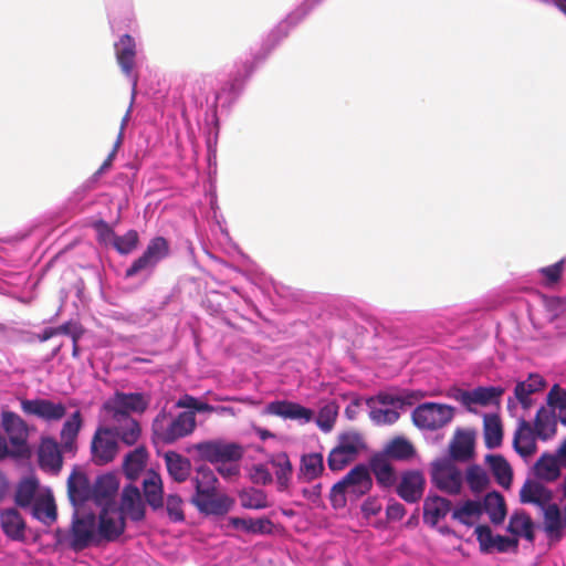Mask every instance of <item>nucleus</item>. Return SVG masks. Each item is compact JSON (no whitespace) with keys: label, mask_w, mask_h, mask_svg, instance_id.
Listing matches in <instances>:
<instances>
[{"label":"nucleus","mask_w":566,"mask_h":566,"mask_svg":"<svg viewBox=\"0 0 566 566\" xmlns=\"http://www.w3.org/2000/svg\"><path fill=\"white\" fill-rule=\"evenodd\" d=\"M196 429V416L192 411L172 415L160 410L151 422V440L155 444H171L191 434Z\"/></svg>","instance_id":"2"},{"label":"nucleus","mask_w":566,"mask_h":566,"mask_svg":"<svg viewBox=\"0 0 566 566\" xmlns=\"http://www.w3.org/2000/svg\"><path fill=\"white\" fill-rule=\"evenodd\" d=\"M476 539L482 551H491L494 547L495 536L488 525H479L475 528Z\"/></svg>","instance_id":"57"},{"label":"nucleus","mask_w":566,"mask_h":566,"mask_svg":"<svg viewBox=\"0 0 566 566\" xmlns=\"http://www.w3.org/2000/svg\"><path fill=\"white\" fill-rule=\"evenodd\" d=\"M542 512L547 536L553 541H559L563 537V528L566 527V505L563 510L557 504L546 505Z\"/></svg>","instance_id":"19"},{"label":"nucleus","mask_w":566,"mask_h":566,"mask_svg":"<svg viewBox=\"0 0 566 566\" xmlns=\"http://www.w3.org/2000/svg\"><path fill=\"white\" fill-rule=\"evenodd\" d=\"M39 483L35 479L28 478L22 480L18 485L14 494V503L21 507L27 509L33 505Z\"/></svg>","instance_id":"40"},{"label":"nucleus","mask_w":566,"mask_h":566,"mask_svg":"<svg viewBox=\"0 0 566 566\" xmlns=\"http://www.w3.org/2000/svg\"><path fill=\"white\" fill-rule=\"evenodd\" d=\"M139 243V235L136 230H128L124 235L114 237L113 247L119 254H129Z\"/></svg>","instance_id":"48"},{"label":"nucleus","mask_w":566,"mask_h":566,"mask_svg":"<svg viewBox=\"0 0 566 566\" xmlns=\"http://www.w3.org/2000/svg\"><path fill=\"white\" fill-rule=\"evenodd\" d=\"M168 254L169 243L164 237L151 239L143 254L126 270L125 276L133 277L140 272H153Z\"/></svg>","instance_id":"5"},{"label":"nucleus","mask_w":566,"mask_h":566,"mask_svg":"<svg viewBox=\"0 0 566 566\" xmlns=\"http://www.w3.org/2000/svg\"><path fill=\"white\" fill-rule=\"evenodd\" d=\"M337 410L334 406L327 405L323 407L316 418V424L324 432H329L336 421Z\"/></svg>","instance_id":"53"},{"label":"nucleus","mask_w":566,"mask_h":566,"mask_svg":"<svg viewBox=\"0 0 566 566\" xmlns=\"http://www.w3.org/2000/svg\"><path fill=\"white\" fill-rule=\"evenodd\" d=\"M356 458L357 454L334 447L327 457V465L331 471L338 472L355 461Z\"/></svg>","instance_id":"46"},{"label":"nucleus","mask_w":566,"mask_h":566,"mask_svg":"<svg viewBox=\"0 0 566 566\" xmlns=\"http://www.w3.org/2000/svg\"><path fill=\"white\" fill-rule=\"evenodd\" d=\"M368 470L375 475L377 484L382 489H389L397 482L396 471L386 458V454L379 452L374 453L368 462Z\"/></svg>","instance_id":"18"},{"label":"nucleus","mask_w":566,"mask_h":566,"mask_svg":"<svg viewBox=\"0 0 566 566\" xmlns=\"http://www.w3.org/2000/svg\"><path fill=\"white\" fill-rule=\"evenodd\" d=\"M346 493L348 492L340 481L332 486L329 500L334 509H342L346 505Z\"/></svg>","instance_id":"58"},{"label":"nucleus","mask_w":566,"mask_h":566,"mask_svg":"<svg viewBox=\"0 0 566 566\" xmlns=\"http://www.w3.org/2000/svg\"><path fill=\"white\" fill-rule=\"evenodd\" d=\"M116 60L123 73L126 76L133 77V90L137 85V77L133 76V69L135 66L136 57V43L129 34L120 36L119 41L115 44Z\"/></svg>","instance_id":"17"},{"label":"nucleus","mask_w":566,"mask_h":566,"mask_svg":"<svg viewBox=\"0 0 566 566\" xmlns=\"http://www.w3.org/2000/svg\"><path fill=\"white\" fill-rule=\"evenodd\" d=\"M454 416V408L437 402H424L412 411L415 426L426 430H437L448 424Z\"/></svg>","instance_id":"4"},{"label":"nucleus","mask_w":566,"mask_h":566,"mask_svg":"<svg viewBox=\"0 0 566 566\" xmlns=\"http://www.w3.org/2000/svg\"><path fill=\"white\" fill-rule=\"evenodd\" d=\"M118 451L117 439L109 428L98 429L92 440V453L96 464L103 465L112 462Z\"/></svg>","instance_id":"10"},{"label":"nucleus","mask_w":566,"mask_h":566,"mask_svg":"<svg viewBox=\"0 0 566 566\" xmlns=\"http://www.w3.org/2000/svg\"><path fill=\"white\" fill-rule=\"evenodd\" d=\"M119 512L133 521H142L145 517V506L137 486L129 484L124 488Z\"/></svg>","instance_id":"23"},{"label":"nucleus","mask_w":566,"mask_h":566,"mask_svg":"<svg viewBox=\"0 0 566 566\" xmlns=\"http://www.w3.org/2000/svg\"><path fill=\"white\" fill-rule=\"evenodd\" d=\"M96 530L99 538L114 542L125 531V518L117 509L104 507L98 515Z\"/></svg>","instance_id":"11"},{"label":"nucleus","mask_w":566,"mask_h":566,"mask_svg":"<svg viewBox=\"0 0 566 566\" xmlns=\"http://www.w3.org/2000/svg\"><path fill=\"white\" fill-rule=\"evenodd\" d=\"M484 443L488 449H495L502 444L503 429L497 415L488 413L483 418Z\"/></svg>","instance_id":"34"},{"label":"nucleus","mask_w":566,"mask_h":566,"mask_svg":"<svg viewBox=\"0 0 566 566\" xmlns=\"http://www.w3.org/2000/svg\"><path fill=\"white\" fill-rule=\"evenodd\" d=\"M336 447L358 455L364 442L359 433L350 431L339 434Z\"/></svg>","instance_id":"50"},{"label":"nucleus","mask_w":566,"mask_h":566,"mask_svg":"<svg viewBox=\"0 0 566 566\" xmlns=\"http://www.w3.org/2000/svg\"><path fill=\"white\" fill-rule=\"evenodd\" d=\"M426 479L418 470L405 471L397 485V494L407 503H417L423 495Z\"/></svg>","instance_id":"14"},{"label":"nucleus","mask_w":566,"mask_h":566,"mask_svg":"<svg viewBox=\"0 0 566 566\" xmlns=\"http://www.w3.org/2000/svg\"><path fill=\"white\" fill-rule=\"evenodd\" d=\"M504 391V388L494 386L476 387L473 390L459 389L454 398L468 408L471 405L499 406Z\"/></svg>","instance_id":"12"},{"label":"nucleus","mask_w":566,"mask_h":566,"mask_svg":"<svg viewBox=\"0 0 566 566\" xmlns=\"http://www.w3.org/2000/svg\"><path fill=\"white\" fill-rule=\"evenodd\" d=\"M416 450L410 441L402 437H396L390 440L380 452L386 454L389 460L405 461L413 457Z\"/></svg>","instance_id":"36"},{"label":"nucleus","mask_w":566,"mask_h":566,"mask_svg":"<svg viewBox=\"0 0 566 566\" xmlns=\"http://www.w3.org/2000/svg\"><path fill=\"white\" fill-rule=\"evenodd\" d=\"M167 471L171 479L178 483L185 482L191 472L190 460L176 451H168L164 455Z\"/></svg>","instance_id":"28"},{"label":"nucleus","mask_w":566,"mask_h":566,"mask_svg":"<svg viewBox=\"0 0 566 566\" xmlns=\"http://www.w3.org/2000/svg\"><path fill=\"white\" fill-rule=\"evenodd\" d=\"M2 427L9 437L11 444V454L24 455L29 452L28 448V427L24 420L12 411L1 413Z\"/></svg>","instance_id":"8"},{"label":"nucleus","mask_w":566,"mask_h":566,"mask_svg":"<svg viewBox=\"0 0 566 566\" xmlns=\"http://www.w3.org/2000/svg\"><path fill=\"white\" fill-rule=\"evenodd\" d=\"M82 427V416L80 411H75L70 419H67L61 430V440L66 450H71L74 441Z\"/></svg>","instance_id":"44"},{"label":"nucleus","mask_w":566,"mask_h":566,"mask_svg":"<svg viewBox=\"0 0 566 566\" xmlns=\"http://www.w3.org/2000/svg\"><path fill=\"white\" fill-rule=\"evenodd\" d=\"M275 467L276 483L280 491L287 490L293 474V465L286 453H280L272 462Z\"/></svg>","instance_id":"42"},{"label":"nucleus","mask_w":566,"mask_h":566,"mask_svg":"<svg viewBox=\"0 0 566 566\" xmlns=\"http://www.w3.org/2000/svg\"><path fill=\"white\" fill-rule=\"evenodd\" d=\"M559 463L551 458L546 461L538 460L534 467L536 473L548 481H554L559 476Z\"/></svg>","instance_id":"51"},{"label":"nucleus","mask_w":566,"mask_h":566,"mask_svg":"<svg viewBox=\"0 0 566 566\" xmlns=\"http://www.w3.org/2000/svg\"><path fill=\"white\" fill-rule=\"evenodd\" d=\"M216 470L223 478L231 480L240 474V467L235 462H222L217 464Z\"/></svg>","instance_id":"62"},{"label":"nucleus","mask_w":566,"mask_h":566,"mask_svg":"<svg viewBox=\"0 0 566 566\" xmlns=\"http://www.w3.org/2000/svg\"><path fill=\"white\" fill-rule=\"evenodd\" d=\"M430 478L432 484L443 493L458 495L461 493L463 474L450 459H438L431 463Z\"/></svg>","instance_id":"3"},{"label":"nucleus","mask_w":566,"mask_h":566,"mask_svg":"<svg viewBox=\"0 0 566 566\" xmlns=\"http://www.w3.org/2000/svg\"><path fill=\"white\" fill-rule=\"evenodd\" d=\"M324 472L323 454L318 452L305 453L301 457L297 480L301 482H312L319 478Z\"/></svg>","instance_id":"26"},{"label":"nucleus","mask_w":566,"mask_h":566,"mask_svg":"<svg viewBox=\"0 0 566 566\" xmlns=\"http://www.w3.org/2000/svg\"><path fill=\"white\" fill-rule=\"evenodd\" d=\"M342 484L348 494L360 497L373 488V479L368 468L364 464L354 467L342 480Z\"/></svg>","instance_id":"16"},{"label":"nucleus","mask_w":566,"mask_h":566,"mask_svg":"<svg viewBox=\"0 0 566 566\" xmlns=\"http://www.w3.org/2000/svg\"><path fill=\"white\" fill-rule=\"evenodd\" d=\"M93 228L97 233V240L101 243H107L109 240L114 241L115 233L109 224L104 220L94 222Z\"/></svg>","instance_id":"61"},{"label":"nucleus","mask_w":566,"mask_h":566,"mask_svg":"<svg viewBox=\"0 0 566 566\" xmlns=\"http://www.w3.org/2000/svg\"><path fill=\"white\" fill-rule=\"evenodd\" d=\"M201 458L210 463L237 462L243 455L242 447L238 443L220 441H205L196 446Z\"/></svg>","instance_id":"9"},{"label":"nucleus","mask_w":566,"mask_h":566,"mask_svg":"<svg viewBox=\"0 0 566 566\" xmlns=\"http://www.w3.org/2000/svg\"><path fill=\"white\" fill-rule=\"evenodd\" d=\"M564 263L565 260L563 259L552 265L538 270L544 279V284L546 286H552L560 280L564 271Z\"/></svg>","instance_id":"54"},{"label":"nucleus","mask_w":566,"mask_h":566,"mask_svg":"<svg viewBox=\"0 0 566 566\" xmlns=\"http://www.w3.org/2000/svg\"><path fill=\"white\" fill-rule=\"evenodd\" d=\"M229 526L234 530H241L249 534H271L273 531V523L268 517L260 518H243L238 516H231L228 520Z\"/></svg>","instance_id":"30"},{"label":"nucleus","mask_w":566,"mask_h":566,"mask_svg":"<svg viewBox=\"0 0 566 566\" xmlns=\"http://www.w3.org/2000/svg\"><path fill=\"white\" fill-rule=\"evenodd\" d=\"M149 406V398L140 392H120L116 391L112 398L105 403L104 408L107 410L113 419L118 417H130L129 412L143 413Z\"/></svg>","instance_id":"6"},{"label":"nucleus","mask_w":566,"mask_h":566,"mask_svg":"<svg viewBox=\"0 0 566 566\" xmlns=\"http://www.w3.org/2000/svg\"><path fill=\"white\" fill-rule=\"evenodd\" d=\"M552 492L541 483L533 481V504L538 505L542 511L546 505H552Z\"/></svg>","instance_id":"56"},{"label":"nucleus","mask_w":566,"mask_h":566,"mask_svg":"<svg viewBox=\"0 0 566 566\" xmlns=\"http://www.w3.org/2000/svg\"><path fill=\"white\" fill-rule=\"evenodd\" d=\"M97 538L99 537L94 514H86L73 520L69 539L70 548L74 552H81L92 544H96Z\"/></svg>","instance_id":"7"},{"label":"nucleus","mask_w":566,"mask_h":566,"mask_svg":"<svg viewBox=\"0 0 566 566\" xmlns=\"http://www.w3.org/2000/svg\"><path fill=\"white\" fill-rule=\"evenodd\" d=\"M0 524L3 533L12 541L23 542L25 539L27 524L17 509H4L0 511Z\"/></svg>","instance_id":"21"},{"label":"nucleus","mask_w":566,"mask_h":566,"mask_svg":"<svg viewBox=\"0 0 566 566\" xmlns=\"http://www.w3.org/2000/svg\"><path fill=\"white\" fill-rule=\"evenodd\" d=\"M114 420L116 424L109 429L115 438L128 447L136 444L142 436L140 423L133 417H118Z\"/></svg>","instance_id":"24"},{"label":"nucleus","mask_w":566,"mask_h":566,"mask_svg":"<svg viewBox=\"0 0 566 566\" xmlns=\"http://www.w3.org/2000/svg\"><path fill=\"white\" fill-rule=\"evenodd\" d=\"M119 482L114 474L98 476L92 489V497L98 504H108L116 495Z\"/></svg>","instance_id":"29"},{"label":"nucleus","mask_w":566,"mask_h":566,"mask_svg":"<svg viewBox=\"0 0 566 566\" xmlns=\"http://www.w3.org/2000/svg\"><path fill=\"white\" fill-rule=\"evenodd\" d=\"M39 463L43 470L57 473L62 468V454L57 443L50 438L43 439L39 448Z\"/></svg>","instance_id":"27"},{"label":"nucleus","mask_w":566,"mask_h":566,"mask_svg":"<svg viewBox=\"0 0 566 566\" xmlns=\"http://www.w3.org/2000/svg\"><path fill=\"white\" fill-rule=\"evenodd\" d=\"M482 513L486 512L493 524H501L506 516V505L501 493L493 491L484 496Z\"/></svg>","instance_id":"33"},{"label":"nucleus","mask_w":566,"mask_h":566,"mask_svg":"<svg viewBox=\"0 0 566 566\" xmlns=\"http://www.w3.org/2000/svg\"><path fill=\"white\" fill-rule=\"evenodd\" d=\"M530 380L531 374L527 376L525 381L517 382L514 389L516 399L522 403L524 408H528L531 406V384H527Z\"/></svg>","instance_id":"59"},{"label":"nucleus","mask_w":566,"mask_h":566,"mask_svg":"<svg viewBox=\"0 0 566 566\" xmlns=\"http://www.w3.org/2000/svg\"><path fill=\"white\" fill-rule=\"evenodd\" d=\"M475 437L474 432L469 430H458L450 443V460L467 462L474 454Z\"/></svg>","instance_id":"20"},{"label":"nucleus","mask_w":566,"mask_h":566,"mask_svg":"<svg viewBox=\"0 0 566 566\" xmlns=\"http://www.w3.org/2000/svg\"><path fill=\"white\" fill-rule=\"evenodd\" d=\"M250 478L255 484L266 485L272 482V474L262 464H258L252 468Z\"/></svg>","instance_id":"60"},{"label":"nucleus","mask_w":566,"mask_h":566,"mask_svg":"<svg viewBox=\"0 0 566 566\" xmlns=\"http://www.w3.org/2000/svg\"><path fill=\"white\" fill-rule=\"evenodd\" d=\"M148 452L144 446L135 448L124 461V471L128 479L134 480L144 470Z\"/></svg>","instance_id":"37"},{"label":"nucleus","mask_w":566,"mask_h":566,"mask_svg":"<svg viewBox=\"0 0 566 566\" xmlns=\"http://www.w3.org/2000/svg\"><path fill=\"white\" fill-rule=\"evenodd\" d=\"M517 546V539L514 537L496 535L494 538V547L499 552H507L512 547Z\"/></svg>","instance_id":"63"},{"label":"nucleus","mask_w":566,"mask_h":566,"mask_svg":"<svg viewBox=\"0 0 566 566\" xmlns=\"http://www.w3.org/2000/svg\"><path fill=\"white\" fill-rule=\"evenodd\" d=\"M450 500L439 495H428L423 501V522L431 527L438 525L451 512Z\"/></svg>","instance_id":"22"},{"label":"nucleus","mask_w":566,"mask_h":566,"mask_svg":"<svg viewBox=\"0 0 566 566\" xmlns=\"http://www.w3.org/2000/svg\"><path fill=\"white\" fill-rule=\"evenodd\" d=\"M556 417L545 408H541L533 419V439L535 437L543 440L552 438L556 433Z\"/></svg>","instance_id":"32"},{"label":"nucleus","mask_w":566,"mask_h":566,"mask_svg":"<svg viewBox=\"0 0 566 566\" xmlns=\"http://www.w3.org/2000/svg\"><path fill=\"white\" fill-rule=\"evenodd\" d=\"M510 533L523 535L531 541V517L526 513H514L507 526Z\"/></svg>","instance_id":"49"},{"label":"nucleus","mask_w":566,"mask_h":566,"mask_svg":"<svg viewBox=\"0 0 566 566\" xmlns=\"http://www.w3.org/2000/svg\"><path fill=\"white\" fill-rule=\"evenodd\" d=\"M369 416H370L371 420L375 421L377 424H392L400 417L399 412L394 409H379V408H374L370 411Z\"/></svg>","instance_id":"55"},{"label":"nucleus","mask_w":566,"mask_h":566,"mask_svg":"<svg viewBox=\"0 0 566 566\" xmlns=\"http://www.w3.org/2000/svg\"><path fill=\"white\" fill-rule=\"evenodd\" d=\"M23 412L34 415L48 421H56L62 419L66 413L63 403H55L49 399H24L21 401Z\"/></svg>","instance_id":"15"},{"label":"nucleus","mask_w":566,"mask_h":566,"mask_svg":"<svg viewBox=\"0 0 566 566\" xmlns=\"http://www.w3.org/2000/svg\"><path fill=\"white\" fill-rule=\"evenodd\" d=\"M515 450L522 457H531V422L522 420L513 439Z\"/></svg>","instance_id":"45"},{"label":"nucleus","mask_w":566,"mask_h":566,"mask_svg":"<svg viewBox=\"0 0 566 566\" xmlns=\"http://www.w3.org/2000/svg\"><path fill=\"white\" fill-rule=\"evenodd\" d=\"M241 506L248 510H262L270 506L268 496L260 489L250 488L239 493Z\"/></svg>","instance_id":"43"},{"label":"nucleus","mask_w":566,"mask_h":566,"mask_svg":"<svg viewBox=\"0 0 566 566\" xmlns=\"http://www.w3.org/2000/svg\"><path fill=\"white\" fill-rule=\"evenodd\" d=\"M485 463L489 465L495 481L504 489L512 484L513 472L510 463L501 454H486Z\"/></svg>","instance_id":"31"},{"label":"nucleus","mask_w":566,"mask_h":566,"mask_svg":"<svg viewBox=\"0 0 566 566\" xmlns=\"http://www.w3.org/2000/svg\"><path fill=\"white\" fill-rule=\"evenodd\" d=\"M67 489L73 503H84L92 497L88 481L82 474H72L67 481Z\"/></svg>","instance_id":"39"},{"label":"nucleus","mask_w":566,"mask_h":566,"mask_svg":"<svg viewBox=\"0 0 566 566\" xmlns=\"http://www.w3.org/2000/svg\"><path fill=\"white\" fill-rule=\"evenodd\" d=\"M465 482L474 494H480L490 485V478L486 471L479 464H471L465 471Z\"/></svg>","instance_id":"38"},{"label":"nucleus","mask_w":566,"mask_h":566,"mask_svg":"<svg viewBox=\"0 0 566 566\" xmlns=\"http://www.w3.org/2000/svg\"><path fill=\"white\" fill-rule=\"evenodd\" d=\"M32 515L45 525L53 524L57 517L53 496L46 495L36 499L32 505Z\"/></svg>","instance_id":"35"},{"label":"nucleus","mask_w":566,"mask_h":566,"mask_svg":"<svg viewBox=\"0 0 566 566\" xmlns=\"http://www.w3.org/2000/svg\"><path fill=\"white\" fill-rule=\"evenodd\" d=\"M547 405L558 411V419L563 424H566V391L554 385L547 395Z\"/></svg>","instance_id":"47"},{"label":"nucleus","mask_w":566,"mask_h":566,"mask_svg":"<svg viewBox=\"0 0 566 566\" xmlns=\"http://www.w3.org/2000/svg\"><path fill=\"white\" fill-rule=\"evenodd\" d=\"M264 413L277 416L283 419L297 420L302 423H308L314 418L312 409L289 400L271 401L266 405Z\"/></svg>","instance_id":"13"},{"label":"nucleus","mask_w":566,"mask_h":566,"mask_svg":"<svg viewBox=\"0 0 566 566\" xmlns=\"http://www.w3.org/2000/svg\"><path fill=\"white\" fill-rule=\"evenodd\" d=\"M143 493L148 505L154 510L164 507V489L160 475L150 470L143 481Z\"/></svg>","instance_id":"25"},{"label":"nucleus","mask_w":566,"mask_h":566,"mask_svg":"<svg viewBox=\"0 0 566 566\" xmlns=\"http://www.w3.org/2000/svg\"><path fill=\"white\" fill-rule=\"evenodd\" d=\"M195 493L190 503L206 515H226L234 505V500L226 493L218 492V478L207 465L196 469L191 478Z\"/></svg>","instance_id":"1"},{"label":"nucleus","mask_w":566,"mask_h":566,"mask_svg":"<svg viewBox=\"0 0 566 566\" xmlns=\"http://www.w3.org/2000/svg\"><path fill=\"white\" fill-rule=\"evenodd\" d=\"M381 511V503L376 497H368L361 505L365 516H375Z\"/></svg>","instance_id":"64"},{"label":"nucleus","mask_w":566,"mask_h":566,"mask_svg":"<svg viewBox=\"0 0 566 566\" xmlns=\"http://www.w3.org/2000/svg\"><path fill=\"white\" fill-rule=\"evenodd\" d=\"M482 515V504L479 501L468 500L452 512V518L472 526Z\"/></svg>","instance_id":"41"},{"label":"nucleus","mask_w":566,"mask_h":566,"mask_svg":"<svg viewBox=\"0 0 566 566\" xmlns=\"http://www.w3.org/2000/svg\"><path fill=\"white\" fill-rule=\"evenodd\" d=\"M184 501L178 494H169L166 499V512L172 522H184Z\"/></svg>","instance_id":"52"}]
</instances>
